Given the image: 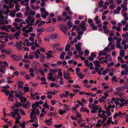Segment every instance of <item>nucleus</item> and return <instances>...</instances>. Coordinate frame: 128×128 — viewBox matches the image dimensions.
Segmentation results:
<instances>
[{"label": "nucleus", "instance_id": "nucleus-1", "mask_svg": "<svg viewBox=\"0 0 128 128\" xmlns=\"http://www.w3.org/2000/svg\"><path fill=\"white\" fill-rule=\"evenodd\" d=\"M13 1V0H4V2L9 5L8 6L6 5H3V13L5 14H8L10 12V10L9 9L10 8H11L14 6V4H12Z\"/></svg>", "mask_w": 128, "mask_h": 128}, {"label": "nucleus", "instance_id": "nucleus-2", "mask_svg": "<svg viewBox=\"0 0 128 128\" xmlns=\"http://www.w3.org/2000/svg\"><path fill=\"white\" fill-rule=\"evenodd\" d=\"M19 111V109H16L14 112H11L9 114H6V115L8 116H11L13 118H14L16 120V123L18 124L20 122L18 120L21 118V116L18 112Z\"/></svg>", "mask_w": 128, "mask_h": 128}, {"label": "nucleus", "instance_id": "nucleus-3", "mask_svg": "<svg viewBox=\"0 0 128 128\" xmlns=\"http://www.w3.org/2000/svg\"><path fill=\"white\" fill-rule=\"evenodd\" d=\"M25 21L27 23H28L26 25V27H23L22 29V31L26 30V28H29L30 26H31L33 24L34 21V18L32 17L31 15H29L27 18V20H25Z\"/></svg>", "mask_w": 128, "mask_h": 128}, {"label": "nucleus", "instance_id": "nucleus-4", "mask_svg": "<svg viewBox=\"0 0 128 128\" xmlns=\"http://www.w3.org/2000/svg\"><path fill=\"white\" fill-rule=\"evenodd\" d=\"M89 108L92 110H91L92 113L98 112V110L99 109V106L94 104L90 103L88 106Z\"/></svg>", "mask_w": 128, "mask_h": 128}, {"label": "nucleus", "instance_id": "nucleus-5", "mask_svg": "<svg viewBox=\"0 0 128 128\" xmlns=\"http://www.w3.org/2000/svg\"><path fill=\"white\" fill-rule=\"evenodd\" d=\"M10 87V86L8 85H6V86H3V90H1V91H3L4 92L6 93V95L8 96L9 92H10V91H8L7 88H9Z\"/></svg>", "mask_w": 128, "mask_h": 128}, {"label": "nucleus", "instance_id": "nucleus-6", "mask_svg": "<svg viewBox=\"0 0 128 128\" xmlns=\"http://www.w3.org/2000/svg\"><path fill=\"white\" fill-rule=\"evenodd\" d=\"M9 35L7 34L2 32H0V38L2 40L9 38Z\"/></svg>", "mask_w": 128, "mask_h": 128}, {"label": "nucleus", "instance_id": "nucleus-7", "mask_svg": "<svg viewBox=\"0 0 128 128\" xmlns=\"http://www.w3.org/2000/svg\"><path fill=\"white\" fill-rule=\"evenodd\" d=\"M99 17L98 16H96L94 18V20L96 24H98V26L99 27H101L102 26V24H101L100 21L98 20Z\"/></svg>", "mask_w": 128, "mask_h": 128}, {"label": "nucleus", "instance_id": "nucleus-8", "mask_svg": "<svg viewBox=\"0 0 128 128\" xmlns=\"http://www.w3.org/2000/svg\"><path fill=\"white\" fill-rule=\"evenodd\" d=\"M85 22L84 21H82L81 22V24L79 25V26L80 28L82 31H84L86 30V28L85 26Z\"/></svg>", "mask_w": 128, "mask_h": 128}, {"label": "nucleus", "instance_id": "nucleus-9", "mask_svg": "<svg viewBox=\"0 0 128 128\" xmlns=\"http://www.w3.org/2000/svg\"><path fill=\"white\" fill-rule=\"evenodd\" d=\"M94 69L95 71L98 72V74L100 75H102L101 71H102L104 70V68H103L101 67L100 69L99 68L96 67H95Z\"/></svg>", "mask_w": 128, "mask_h": 128}, {"label": "nucleus", "instance_id": "nucleus-10", "mask_svg": "<svg viewBox=\"0 0 128 128\" xmlns=\"http://www.w3.org/2000/svg\"><path fill=\"white\" fill-rule=\"evenodd\" d=\"M16 46L17 49L20 51H21L24 48V46L22 45L18 42H16Z\"/></svg>", "mask_w": 128, "mask_h": 128}, {"label": "nucleus", "instance_id": "nucleus-11", "mask_svg": "<svg viewBox=\"0 0 128 128\" xmlns=\"http://www.w3.org/2000/svg\"><path fill=\"white\" fill-rule=\"evenodd\" d=\"M111 122H112L113 124H114V122H113L112 121V118L111 117H109L107 121V124L106 123L105 124H103V126H106L107 127L110 124Z\"/></svg>", "mask_w": 128, "mask_h": 128}, {"label": "nucleus", "instance_id": "nucleus-12", "mask_svg": "<svg viewBox=\"0 0 128 128\" xmlns=\"http://www.w3.org/2000/svg\"><path fill=\"white\" fill-rule=\"evenodd\" d=\"M0 65L1 66V67L3 68H4L6 67V66H8V64L7 62L4 61V62H2L0 61Z\"/></svg>", "mask_w": 128, "mask_h": 128}, {"label": "nucleus", "instance_id": "nucleus-13", "mask_svg": "<svg viewBox=\"0 0 128 128\" xmlns=\"http://www.w3.org/2000/svg\"><path fill=\"white\" fill-rule=\"evenodd\" d=\"M13 94L14 91L12 90L10 92H10H9L8 94V95L9 94V98H8V99H9L11 101H13V98L14 97L13 96Z\"/></svg>", "mask_w": 128, "mask_h": 128}, {"label": "nucleus", "instance_id": "nucleus-14", "mask_svg": "<svg viewBox=\"0 0 128 128\" xmlns=\"http://www.w3.org/2000/svg\"><path fill=\"white\" fill-rule=\"evenodd\" d=\"M122 104H120L119 106L121 107L124 106H126L128 104V100H124L122 102Z\"/></svg>", "mask_w": 128, "mask_h": 128}, {"label": "nucleus", "instance_id": "nucleus-15", "mask_svg": "<svg viewBox=\"0 0 128 128\" xmlns=\"http://www.w3.org/2000/svg\"><path fill=\"white\" fill-rule=\"evenodd\" d=\"M58 38V34H55L54 35L53 34H51L50 36V39L54 40V39H56Z\"/></svg>", "mask_w": 128, "mask_h": 128}, {"label": "nucleus", "instance_id": "nucleus-16", "mask_svg": "<svg viewBox=\"0 0 128 128\" xmlns=\"http://www.w3.org/2000/svg\"><path fill=\"white\" fill-rule=\"evenodd\" d=\"M121 6L122 8V10L124 11H126L127 10L128 8L127 7V5L124 4H122Z\"/></svg>", "mask_w": 128, "mask_h": 128}, {"label": "nucleus", "instance_id": "nucleus-17", "mask_svg": "<svg viewBox=\"0 0 128 128\" xmlns=\"http://www.w3.org/2000/svg\"><path fill=\"white\" fill-rule=\"evenodd\" d=\"M19 88H23V85L24 84L23 82L21 81H19L17 82Z\"/></svg>", "mask_w": 128, "mask_h": 128}, {"label": "nucleus", "instance_id": "nucleus-18", "mask_svg": "<svg viewBox=\"0 0 128 128\" xmlns=\"http://www.w3.org/2000/svg\"><path fill=\"white\" fill-rule=\"evenodd\" d=\"M116 90L117 92H121L124 90V87H118L116 88Z\"/></svg>", "mask_w": 128, "mask_h": 128}, {"label": "nucleus", "instance_id": "nucleus-19", "mask_svg": "<svg viewBox=\"0 0 128 128\" xmlns=\"http://www.w3.org/2000/svg\"><path fill=\"white\" fill-rule=\"evenodd\" d=\"M95 66L96 67H100V64L98 60L94 61L93 62Z\"/></svg>", "mask_w": 128, "mask_h": 128}, {"label": "nucleus", "instance_id": "nucleus-20", "mask_svg": "<svg viewBox=\"0 0 128 128\" xmlns=\"http://www.w3.org/2000/svg\"><path fill=\"white\" fill-rule=\"evenodd\" d=\"M122 113L120 111H119L117 113H116L114 116V118H117L118 116H119L121 115Z\"/></svg>", "mask_w": 128, "mask_h": 128}, {"label": "nucleus", "instance_id": "nucleus-21", "mask_svg": "<svg viewBox=\"0 0 128 128\" xmlns=\"http://www.w3.org/2000/svg\"><path fill=\"white\" fill-rule=\"evenodd\" d=\"M125 51L124 50H121L120 52V56L122 57H124L125 56Z\"/></svg>", "mask_w": 128, "mask_h": 128}, {"label": "nucleus", "instance_id": "nucleus-22", "mask_svg": "<svg viewBox=\"0 0 128 128\" xmlns=\"http://www.w3.org/2000/svg\"><path fill=\"white\" fill-rule=\"evenodd\" d=\"M64 78L67 80L70 79V77L69 75V72H66L65 74L64 73Z\"/></svg>", "mask_w": 128, "mask_h": 128}, {"label": "nucleus", "instance_id": "nucleus-23", "mask_svg": "<svg viewBox=\"0 0 128 128\" xmlns=\"http://www.w3.org/2000/svg\"><path fill=\"white\" fill-rule=\"evenodd\" d=\"M115 106L114 105H112L110 104H108V108L106 109V111L108 112L110 110V108H114Z\"/></svg>", "mask_w": 128, "mask_h": 128}, {"label": "nucleus", "instance_id": "nucleus-24", "mask_svg": "<svg viewBox=\"0 0 128 128\" xmlns=\"http://www.w3.org/2000/svg\"><path fill=\"white\" fill-rule=\"evenodd\" d=\"M70 106L69 105L64 104V112L69 111Z\"/></svg>", "mask_w": 128, "mask_h": 128}, {"label": "nucleus", "instance_id": "nucleus-25", "mask_svg": "<svg viewBox=\"0 0 128 128\" xmlns=\"http://www.w3.org/2000/svg\"><path fill=\"white\" fill-rule=\"evenodd\" d=\"M16 10H12L11 11L10 13V15L12 17H14L15 16V13H16Z\"/></svg>", "mask_w": 128, "mask_h": 128}, {"label": "nucleus", "instance_id": "nucleus-26", "mask_svg": "<svg viewBox=\"0 0 128 128\" xmlns=\"http://www.w3.org/2000/svg\"><path fill=\"white\" fill-rule=\"evenodd\" d=\"M108 27L105 26H104L103 28L104 29V32L105 34H108L110 32L109 30L107 29Z\"/></svg>", "mask_w": 128, "mask_h": 128}, {"label": "nucleus", "instance_id": "nucleus-27", "mask_svg": "<svg viewBox=\"0 0 128 128\" xmlns=\"http://www.w3.org/2000/svg\"><path fill=\"white\" fill-rule=\"evenodd\" d=\"M105 59L106 60L107 59L108 60H112V57L111 55L108 54L106 55Z\"/></svg>", "mask_w": 128, "mask_h": 128}, {"label": "nucleus", "instance_id": "nucleus-28", "mask_svg": "<svg viewBox=\"0 0 128 128\" xmlns=\"http://www.w3.org/2000/svg\"><path fill=\"white\" fill-rule=\"evenodd\" d=\"M52 119L50 120H46L45 121V122L47 124L49 125H50L52 124V122L51 121Z\"/></svg>", "mask_w": 128, "mask_h": 128}, {"label": "nucleus", "instance_id": "nucleus-29", "mask_svg": "<svg viewBox=\"0 0 128 128\" xmlns=\"http://www.w3.org/2000/svg\"><path fill=\"white\" fill-rule=\"evenodd\" d=\"M102 120H99L98 121V123L96 124V126L97 127H100L101 125Z\"/></svg>", "mask_w": 128, "mask_h": 128}, {"label": "nucleus", "instance_id": "nucleus-30", "mask_svg": "<svg viewBox=\"0 0 128 128\" xmlns=\"http://www.w3.org/2000/svg\"><path fill=\"white\" fill-rule=\"evenodd\" d=\"M24 30L23 31L24 32L22 34L25 37H27L29 36V35L28 34V33L29 32H26V30Z\"/></svg>", "mask_w": 128, "mask_h": 128}, {"label": "nucleus", "instance_id": "nucleus-31", "mask_svg": "<svg viewBox=\"0 0 128 128\" xmlns=\"http://www.w3.org/2000/svg\"><path fill=\"white\" fill-rule=\"evenodd\" d=\"M13 25L15 26V28L18 30H20V27L18 26V24L16 22H14L13 23Z\"/></svg>", "mask_w": 128, "mask_h": 128}, {"label": "nucleus", "instance_id": "nucleus-32", "mask_svg": "<svg viewBox=\"0 0 128 128\" xmlns=\"http://www.w3.org/2000/svg\"><path fill=\"white\" fill-rule=\"evenodd\" d=\"M76 73L80 79H82L83 78L84 75L82 73H78L77 72H76Z\"/></svg>", "mask_w": 128, "mask_h": 128}, {"label": "nucleus", "instance_id": "nucleus-33", "mask_svg": "<svg viewBox=\"0 0 128 128\" xmlns=\"http://www.w3.org/2000/svg\"><path fill=\"white\" fill-rule=\"evenodd\" d=\"M34 53L33 52H31L29 55L28 58L29 59H32L34 58Z\"/></svg>", "mask_w": 128, "mask_h": 128}, {"label": "nucleus", "instance_id": "nucleus-34", "mask_svg": "<svg viewBox=\"0 0 128 128\" xmlns=\"http://www.w3.org/2000/svg\"><path fill=\"white\" fill-rule=\"evenodd\" d=\"M112 81V82H116L117 80L116 76L114 75L111 78Z\"/></svg>", "mask_w": 128, "mask_h": 128}, {"label": "nucleus", "instance_id": "nucleus-35", "mask_svg": "<svg viewBox=\"0 0 128 128\" xmlns=\"http://www.w3.org/2000/svg\"><path fill=\"white\" fill-rule=\"evenodd\" d=\"M70 45L69 44H68L66 46V48L64 49V50L66 51H68L69 50V49L70 48Z\"/></svg>", "mask_w": 128, "mask_h": 128}, {"label": "nucleus", "instance_id": "nucleus-36", "mask_svg": "<svg viewBox=\"0 0 128 128\" xmlns=\"http://www.w3.org/2000/svg\"><path fill=\"white\" fill-rule=\"evenodd\" d=\"M0 29L1 30H6L7 29V27L6 26H1V25H0Z\"/></svg>", "mask_w": 128, "mask_h": 128}, {"label": "nucleus", "instance_id": "nucleus-37", "mask_svg": "<svg viewBox=\"0 0 128 128\" xmlns=\"http://www.w3.org/2000/svg\"><path fill=\"white\" fill-rule=\"evenodd\" d=\"M107 117L108 116L106 115H105L102 117V118L103 120L102 121L101 124H103L104 122H105L106 121Z\"/></svg>", "mask_w": 128, "mask_h": 128}, {"label": "nucleus", "instance_id": "nucleus-38", "mask_svg": "<svg viewBox=\"0 0 128 128\" xmlns=\"http://www.w3.org/2000/svg\"><path fill=\"white\" fill-rule=\"evenodd\" d=\"M18 98L20 99L21 101H22L24 102H26V100L25 98L24 97L22 96H20Z\"/></svg>", "mask_w": 128, "mask_h": 128}, {"label": "nucleus", "instance_id": "nucleus-39", "mask_svg": "<svg viewBox=\"0 0 128 128\" xmlns=\"http://www.w3.org/2000/svg\"><path fill=\"white\" fill-rule=\"evenodd\" d=\"M88 65L90 66V68L91 70H93L94 69L93 64L92 62H90Z\"/></svg>", "mask_w": 128, "mask_h": 128}, {"label": "nucleus", "instance_id": "nucleus-40", "mask_svg": "<svg viewBox=\"0 0 128 128\" xmlns=\"http://www.w3.org/2000/svg\"><path fill=\"white\" fill-rule=\"evenodd\" d=\"M60 30L62 32H64V26L62 24H60L58 26Z\"/></svg>", "mask_w": 128, "mask_h": 128}, {"label": "nucleus", "instance_id": "nucleus-41", "mask_svg": "<svg viewBox=\"0 0 128 128\" xmlns=\"http://www.w3.org/2000/svg\"><path fill=\"white\" fill-rule=\"evenodd\" d=\"M15 10H16V11L18 12L20 10V6L18 4H17L15 6Z\"/></svg>", "mask_w": 128, "mask_h": 128}, {"label": "nucleus", "instance_id": "nucleus-42", "mask_svg": "<svg viewBox=\"0 0 128 128\" xmlns=\"http://www.w3.org/2000/svg\"><path fill=\"white\" fill-rule=\"evenodd\" d=\"M37 31L38 32H43L44 31V30L43 28H38Z\"/></svg>", "mask_w": 128, "mask_h": 128}, {"label": "nucleus", "instance_id": "nucleus-43", "mask_svg": "<svg viewBox=\"0 0 128 128\" xmlns=\"http://www.w3.org/2000/svg\"><path fill=\"white\" fill-rule=\"evenodd\" d=\"M12 124V123L10 122H8L7 123V125L4 126L3 128H8V127L7 126H10Z\"/></svg>", "mask_w": 128, "mask_h": 128}, {"label": "nucleus", "instance_id": "nucleus-44", "mask_svg": "<svg viewBox=\"0 0 128 128\" xmlns=\"http://www.w3.org/2000/svg\"><path fill=\"white\" fill-rule=\"evenodd\" d=\"M20 34H21V31H20L16 33L14 36L16 38H17L18 36L20 35Z\"/></svg>", "mask_w": 128, "mask_h": 128}, {"label": "nucleus", "instance_id": "nucleus-45", "mask_svg": "<svg viewBox=\"0 0 128 128\" xmlns=\"http://www.w3.org/2000/svg\"><path fill=\"white\" fill-rule=\"evenodd\" d=\"M116 48H119L120 49H122L123 48V47L121 46L120 44H116Z\"/></svg>", "mask_w": 128, "mask_h": 128}, {"label": "nucleus", "instance_id": "nucleus-46", "mask_svg": "<svg viewBox=\"0 0 128 128\" xmlns=\"http://www.w3.org/2000/svg\"><path fill=\"white\" fill-rule=\"evenodd\" d=\"M60 69H56L54 68L53 70H50V72H52L54 73H56L58 72V71Z\"/></svg>", "mask_w": 128, "mask_h": 128}, {"label": "nucleus", "instance_id": "nucleus-47", "mask_svg": "<svg viewBox=\"0 0 128 128\" xmlns=\"http://www.w3.org/2000/svg\"><path fill=\"white\" fill-rule=\"evenodd\" d=\"M108 22L106 21H104L103 23V26H102V28H104V26L108 27L107 25L108 24Z\"/></svg>", "mask_w": 128, "mask_h": 128}, {"label": "nucleus", "instance_id": "nucleus-48", "mask_svg": "<svg viewBox=\"0 0 128 128\" xmlns=\"http://www.w3.org/2000/svg\"><path fill=\"white\" fill-rule=\"evenodd\" d=\"M43 106L45 108H50V106H49L46 102H45L43 104Z\"/></svg>", "mask_w": 128, "mask_h": 128}, {"label": "nucleus", "instance_id": "nucleus-49", "mask_svg": "<svg viewBox=\"0 0 128 128\" xmlns=\"http://www.w3.org/2000/svg\"><path fill=\"white\" fill-rule=\"evenodd\" d=\"M23 89L24 90V93L28 92V91L29 88H28V87H27V86L24 87V88Z\"/></svg>", "mask_w": 128, "mask_h": 128}, {"label": "nucleus", "instance_id": "nucleus-50", "mask_svg": "<svg viewBox=\"0 0 128 128\" xmlns=\"http://www.w3.org/2000/svg\"><path fill=\"white\" fill-rule=\"evenodd\" d=\"M26 32H32L33 31V28L32 27L30 26L28 29L26 30Z\"/></svg>", "mask_w": 128, "mask_h": 128}, {"label": "nucleus", "instance_id": "nucleus-51", "mask_svg": "<svg viewBox=\"0 0 128 128\" xmlns=\"http://www.w3.org/2000/svg\"><path fill=\"white\" fill-rule=\"evenodd\" d=\"M30 15L31 16H34L36 14V12L34 11H32L31 10L30 11Z\"/></svg>", "mask_w": 128, "mask_h": 128}, {"label": "nucleus", "instance_id": "nucleus-52", "mask_svg": "<svg viewBox=\"0 0 128 128\" xmlns=\"http://www.w3.org/2000/svg\"><path fill=\"white\" fill-rule=\"evenodd\" d=\"M114 30H111V32L109 34V35L110 36L112 37L114 36Z\"/></svg>", "mask_w": 128, "mask_h": 128}, {"label": "nucleus", "instance_id": "nucleus-53", "mask_svg": "<svg viewBox=\"0 0 128 128\" xmlns=\"http://www.w3.org/2000/svg\"><path fill=\"white\" fill-rule=\"evenodd\" d=\"M110 8L111 9L113 10L116 7V6L114 4L110 5L109 6Z\"/></svg>", "mask_w": 128, "mask_h": 128}, {"label": "nucleus", "instance_id": "nucleus-54", "mask_svg": "<svg viewBox=\"0 0 128 128\" xmlns=\"http://www.w3.org/2000/svg\"><path fill=\"white\" fill-rule=\"evenodd\" d=\"M121 75L123 76L124 75H127L128 74V73L126 72V71H122L121 72Z\"/></svg>", "mask_w": 128, "mask_h": 128}, {"label": "nucleus", "instance_id": "nucleus-55", "mask_svg": "<svg viewBox=\"0 0 128 128\" xmlns=\"http://www.w3.org/2000/svg\"><path fill=\"white\" fill-rule=\"evenodd\" d=\"M67 24L70 27H72L73 26V24L71 23L70 21H68L67 23Z\"/></svg>", "mask_w": 128, "mask_h": 128}, {"label": "nucleus", "instance_id": "nucleus-56", "mask_svg": "<svg viewBox=\"0 0 128 128\" xmlns=\"http://www.w3.org/2000/svg\"><path fill=\"white\" fill-rule=\"evenodd\" d=\"M105 114H104L103 113L101 112L100 113L98 114V116L100 118H102V117L103 116H105Z\"/></svg>", "mask_w": 128, "mask_h": 128}, {"label": "nucleus", "instance_id": "nucleus-57", "mask_svg": "<svg viewBox=\"0 0 128 128\" xmlns=\"http://www.w3.org/2000/svg\"><path fill=\"white\" fill-rule=\"evenodd\" d=\"M121 40L122 39L121 38H118L116 42V44H120V42Z\"/></svg>", "mask_w": 128, "mask_h": 128}, {"label": "nucleus", "instance_id": "nucleus-58", "mask_svg": "<svg viewBox=\"0 0 128 128\" xmlns=\"http://www.w3.org/2000/svg\"><path fill=\"white\" fill-rule=\"evenodd\" d=\"M89 53V52L88 50H86L84 52V56H87L88 55V54Z\"/></svg>", "mask_w": 128, "mask_h": 128}, {"label": "nucleus", "instance_id": "nucleus-59", "mask_svg": "<svg viewBox=\"0 0 128 128\" xmlns=\"http://www.w3.org/2000/svg\"><path fill=\"white\" fill-rule=\"evenodd\" d=\"M35 114V110H33L32 111L30 114V118H32L33 116Z\"/></svg>", "mask_w": 128, "mask_h": 128}, {"label": "nucleus", "instance_id": "nucleus-60", "mask_svg": "<svg viewBox=\"0 0 128 128\" xmlns=\"http://www.w3.org/2000/svg\"><path fill=\"white\" fill-rule=\"evenodd\" d=\"M16 16L18 17H20L22 16L23 15L20 12H18L16 14Z\"/></svg>", "mask_w": 128, "mask_h": 128}, {"label": "nucleus", "instance_id": "nucleus-61", "mask_svg": "<svg viewBox=\"0 0 128 128\" xmlns=\"http://www.w3.org/2000/svg\"><path fill=\"white\" fill-rule=\"evenodd\" d=\"M75 46L76 47V49L77 50H81V48L80 46H78L76 45H75Z\"/></svg>", "mask_w": 128, "mask_h": 128}, {"label": "nucleus", "instance_id": "nucleus-62", "mask_svg": "<svg viewBox=\"0 0 128 128\" xmlns=\"http://www.w3.org/2000/svg\"><path fill=\"white\" fill-rule=\"evenodd\" d=\"M19 92L16 91L15 92L14 95L16 97L18 98L20 95L18 94Z\"/></svg>", "mask_w": 128, "mask_h": 128}, {"label": "nucleus", "instance_id": "nucleus-63", "mask_svg": "<svg viewBox=\"0 0 128 128\" xmlns=\"http://www.w3.org/2000/svg\"><path fill=\"white\" fill-rule=\"evenodd\" d=\"M69 95V92L68 91H66L65 92V93L64 94V97H68Z\"/></svg>", "mask_w": 128, "mask_h": 128}, {"label": "nucleus", "instance_id": "nucleus-64", "mask_svg": "<svg viewBox=\"0 0 128 128\" xmlns=\"http://www.w3.org/2000/svg\"><path fill=\"white\" fill-rule=\"evenodd\" d=\"M32 107L33 108V110H35L36 108V106L35 104H34L32 105Z\"/></svg>", "mask_w": 128, "mask_h": 128}]
</instances>
